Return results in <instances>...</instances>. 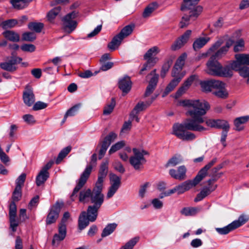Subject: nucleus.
Returning a JSON list of instances; mask_svg holds the SVG:
<instances>
[{
    "mask_svg": "<svg viewBox=\"0 0 249 249\" xmlns=\"http://www.w3.org/2000/svg\"><path fill=\"white\" fill-rule=\"evenodd\" d=\"M178 105L187 107L186 114L192 119H187L180 124H175L173 134L183 141H192L196 138V135L187 130L201 132L206 130L201 124L204 122L202 116L209 110L210 105L203 100H183L178 102Z\"/></svg>",
    "mask_w": 249,
    "mask_h": 249,
    "instance_id": "nucleus-1",
    "label": "nucleus"
},
{
    "mask_svg": "<svg viewBox=\"0 0 249 249\" xmlns=\"http://www.w3.org/2000/svg\"><path fill=\"white\" fill-rule=\"evenodd\" d=\"M200 0H183L184 4L181 7V10L186 11L189 10L190 15L185 14L181 18L179 22V27L181 28L186 27L190 24V20H195L202 11V7L201 6H195Z\"/></svg>",
    "mask_w": 249,
    "mask_h": 249,
    "instance_id": "nucleus-2",
    "label": "nucleus"
},
{
    "mask_svg": "<svg viewBox=\"0 0 249 249\" xmlns=\"http://www.w3.org/2000/svg\"><path fill=\"white\" fill-rule=\"evenodd\" d=\"M97 154H93L91 157V161L89 165H88L84 172L82 173L80 178L76 181V185L73 189V192L71 196V199L74 201L77 196L78 192L86 184L89 176L91 172L92 168L96 164Z\"/></svg>",
    "mask_w": 249,
    "mask_h": 249,
    "instance_id": "nucleus-3",
    "label": "nucleus"
},
{
    "mask_svg": "<svg viewBox=\"0 0 249 249\" xmlns=\"http://www.w3.org/2000/svg\"><path fill=\"white\" fill-rule=\"evenodd\" d=\"M216 59L214 57H210L207 63V73L214 76L231 77L233 73L231 66L223 67Z\"/></svg>",
    "mask_w": 249,
    "mask_h": 249,
    "instance_id": "nucleus-4",
    "label": "nucleus"
},
{
    "mask_svg": "<svg viewBox=\"0 0 249 249\" xmlns=\"http://www.w3.org/2000/svg\"><path fill=\"white\" fill-rule=\"evenodd\" d=\"M103 189L97 184H95L92 190L89 188L81 190L79 195V201L81 202L85 203L88 201L90 198L92 203V197L96 199L104 198V195L102 193Z\"/></svg>",
    "mask_w": 249,
    "mask_h": 249,
    "instance_id": "nucleus-5",
    "label": "nucleus"
},
{
    "mask_svg": "<svg viewBox=\"0 0 249 249\" xmlns=\"http://www.w3.org/2000/svg\"><path fill=\"white\" fill-rule=\"evenodd\" d=\"M134 155L129 158V162L133 168L136 170H140L143 168V165L146 162L144 157V155H148L147 151L137 148H133Z\"/></svg>",
    "mask_w": 249,
    "mask_h": 249,
    "instance_id": "nucleus-6",
    "label": "nucleus"
},
{
    "mask_svg": "<svg viewBox=\"0 0 249 249\" xmlns=\"http://www.w3.org/2000/svg\"><path fill=\"white\" fill-rule=\"evenodd\" d=\"M159 52L160 50L157 46H154L147 51L143 56V58L146 60V62L143 64V67L141 70L140 74H142L143 71L150 69L156 64L158 61V58L154 56Z\"/></svg>",
    "mask_w": 249,
    "mask_h": 249,
    "instance_id": "nucleus-7",
    "label": "nucleus"
},
{
    "mask_svg": "<svg viewBox=\"0 0 249 249\" xmlns=\"http://www.w3.org/2000/svg\"><path fill=\"white\" fill-rule=\"evenodd\" d=\"M104 201V198L96 199L92 197V203L93 205L89 206L87 209V216L89 217L90 222H94L97 218L98 211Z\"/></svg>",
    "mask_w": 249,
    "mask_h": 249,
    "instance_id": "nucleus-8",
    "label": "nucleus"
},
{
    "mask_svg": "<svg viewBox=\"0 0 249 249\" xmlns=\"http://www.w3.org/2000/svg\"><path fill=\"white\" fill-rule=\"evenodd\" d=\"M77 16V13L72 12L67 14L63 19L64 28L68 33L73 31L77 26V22L73 20Z\"/></svg>",
    "mask_w": 249,
    "mask_h": 249,
    "instance_id": "nucleus-9",
    "label": "nucleus"
},
{
    "mask_svg": "<svg viewBox=\"0 0 249 249\" xmlns=\"http://www.w3.org/2000/svg\"><path fill=\"white\" fill-rule=\"evenodd\" d=\"M236 60L230 64L231 70H237L242 65H249V54L238 53L235 55Z\"/></svg>",
    "mask_w": 249,
    "mask_h": 249,
    "instance_id": "nucleus-10",
    "label": "nucleus"
},
{
    "mask_svg": "<svg viewBox=\"0 0 249 249\" xmlns=\"http://www.w3.org/2000/svg\"><path fill=\"white\" fill-rule=\"evenodd\" d=\"M63 205L62 202H57L52 207L46 218V221L47 225L51 224L55 222L58 217L59 213Z\"/></svg>",
    "mask_w": 249,
    "mask_h": 249,
    "instance_id": "nucleus-11",
    "label": "nucleus"
},
{
    "mask_svg": "<svg viewBox=\"0 0 249 249\" xmlns=\"http://www.w3.org/2000/svg\"><path fill=\"white\" fill-rule=\"evenodd\" d=\"M111 186L107 193V197L110 198L117 192L121 185V178L116 175L111 173L109 175Z\"/></svg>",
    "mask_w": 249,
    "mask_h": 249,
    "instance_id": "nucleus-12",
    "label": "nucleus"
},
{
    "mask_svg": "<svg viewBox=\"0 0 249 249\" xmlns=\"http://www.w3.org/2000/svg\"><path fill=\"white\" fill-rule=\"evenodd\" d=\"M22 59L19 57H12L8 61L1 63L0 67L6 71L14 72L17 69V64L19 63Z\"/></svg>",
    "mask_w": 249,
    "mask_h": 249,
    "instance_id": "nucleus-13",
    "label": "nucleus"
},
{
    "mask_svg": "<svg viewBox=\"0 0 249 249\" xmlns=\"http://www.w3.org/2000/svg\"><path fill=\"white\" fill-rule=\"evenodd\" d=\"M201 181L196 176L193 180H187L181 184L176 186L178 194H181L189 190L193 187L196 186Z\"/></svg>",
    "mask_w": 249,
    "mask_h": 249,
    "instance_id": "nucleus-14",
    "label": "nucleus"
},
{
    "mask_svg": "<svg viewBox=\"0 0 249 249\" xmlns=\"http://www.w3.org/2000/svg\"><path fill=\"white\" fill-rule=\"evenodd\" d=\"M23 100L24 104L28 107L32 106L35 102V96L32 88L28 85L23 93Z\"/></svg>",
    "mask_w": 249,
    "mask_h": 249,
    "instance_id": "nucleus-15",
    "label": "nucleus"
},
{
    "mask_svg": "<svg viewBox=\"0 0 249 249\" xmlns=\"http://www.w3.org/2000/svg\"><path fill=\"white\" fill-rule=\"evenodd\" d=\"M119 88L123 92V95L124 96L130 90L132 87V82L130 77L125 76L121 78L118 83Z\"/></svg>",
    "mask_w": 249,
    "mask_h": 249,
    "instance_id": "nucleus-16",
    "label": "nucleus"
},
{
    "mask_svg": "<svg viewBox=\"0 0 249 249\" xmlns=\"http://www.w3.org/2000/svg\"><path fill=\"white\" fill-rule=\"evenodd\" d=\"M191 30L186 31L184 34L178 39L171 46V49L173 50H177L180 49L188 40L191 34Z\"/></svg>",
    "mask_w": 249,
    "mask_h": 249,
    "instance_id": "nucleus-17",
    "label": "nucleus"
},
{
    "mask_svg": "<svg viewBox=\"0 0 249 249\" xmlns=\"http://www.w3.org/2000/svg\"><path fill=\"white\" fill-rule=\"evenodd\" d=\"M108 172V161H106L102 163L99 170V175L96 184L103 189V182L105 178L106 177Z\"/></svg>",
    "mask_w": 249,
    "mask_h": 249,
    "instance_id": "nucleus-18",
    "label": "nucleus"
},
{
    "mask_svg": "<svg viewBox=\"0 0 249 249\" xmlns=\"http://www.w3.org/2000/svg\"><path fill=\"white\" fill-rule=\"evenodd\" d=\"M186 168L184 165L178 167V170L170 169L169 170L170 175L175 179L182 180L186 178Z\"/></svg>",
    "mask_w": 249,
    "mask_h": 249,
    "instance_id": "nucleus-19",
    "label": "nucleus"
},
{
    "mask_svg": "<svg viewBox=\"0 0 249 249\" xmlns=\"http://www.w3.org/2000/svg\"><path fill=\"white\" fill-rule=\"evenodd\" d=\"M195 79V76L192 75L189 77L176 92L175 97L178 98L184 93L189 88L192 82Z\"/></svg>",
    "mask_w": 249,
    "mask_h": 249,
    "instance_id": "nucleus-20",
    "label": "nucleus"
},
{
    "mask_svg": "<svg viewBox=\"0 0 249 249\" xmlns=\"http://www.w3.org/2000/svg\"><path fill=\"white\" fill-rule=\"evenodd\" d=\"M183 75L176 74V76L167 85L164 92L162 94V97L166 96L169 92L172 91L175 88L178 84L183 77Z\"/></svg>",
    "mask_w": 249,
    "mask_h": 249,
    "instance_id": "nucleus-21",
    "label": "nucleus"
},
{
    "mask_svg": "<svg viewBox=\"0 0 249 249\" xmlns=\"http://www.w3.org/2000/svg\"><path fill=\"white\" fill-rule=\"evenodd\" d=\"M183 75L176 74V76L167 85L164 92L162 94V97L166 96L169 92L172 91L175 88L178 84L183 77Z\"/></svg>",
    "mask_w": 249,
    "mask_h": 249,
    "instance_id": "nucleus-22",
    "label": "nucleus"
},
{
    "mask_svg": "<svg viewBox=\"0 0 249 249\" xmlns=\"http://www.w3.org/2000/svg\"><path fill=\"white\" fill-rule=\"evenodd\" d=\"M58 231V234H55L53 236L52 241L53 245H54L56 242L58 243L65 238L66 235V226L65 224H60Z\"/></svg>",
    "mask_w": 249,
    "mask_h": 249,
    "instance_id": "nucleus-23",
    "label": "nucleus"
},
{
    "mask_svg": "<svg viewBox=\"0 0 249 249\" xmlns=\"http://www.w3.org/2000/svg\"><path fill=\"white\" fill-rule=\"evenodd\" d=\"M249 121V116H244L236 118L233 121L234 129L240 131L244 129V124Z\"/></svg>",
    "mask_w": 249,
    "mask_h": 249,
    "instance_id": "nucleus-24",
    "label": "nucleus"
},
{
    "mask_svg": "<svg viewBox=\"0 0 249 249\" xmlns=\"http://www.w3.org/2000/svg\"><path fill=\"white\" fill-rule=\"evenodd\" d=\"M186 58V54H183L177 59L172 71V76H176V74H179V72L182 70L184 64L185 60Z\"/></svg>",
    "mask_w": 249,
    "mask_h": 249,
    "instance_id": "nucleus-25",
    "label": "nucleus"
},
{
    "mask_svg": "<svg viewBox=\"0 0 249 249\" xmlns=\"http://www.w3.org/2000/svg\"><path fill=\"white\" fill-rule=\"evenodd\" d=\"M216 162V159H213L203 167L198 173L196 177L201 181L208 174V170L210 169Z\"/></svg>",
    "mask_w": 249,
    "mask_h": 249,
    "instance_id": "nucleus-26",
    "label": "nucleus"
},
{
    "mask_svg": "<svg viewBox=\"0 0 249 249\" xmlns=\"http://www.w3.org/2000/svg\"><path fill=\"white\" fill-rule=\"evenodd\" d=\"M90 222L89 217L87 216V213L83 211L81 213L78 219V228L80 231L87 227Z\"/></svg>",
    "mask_w": 249,
    "mask_h": 249,
    "instance_id": "nucleus-27",
    "label": "nucleus"
},
{
    "mask_svg": "<svg viewBox=\"0 0 249 249\" xmlns=\"http://www.w3.org/2000/svg\"><path fill=\"white\" fill-rule=\"evenodd\" d=\"M216 187H212L210 186L209 187L203 188L200 192L197 195L196 197L195 198V202H198L202 200L204 198L209 195L212 191H213Z\"/></svg>",
    "mask_w": 249,
    "mask_h": 249,
    "instance_id": "nucleus-28",
    "label": "nucleus"
},
{
    "mask_svg": "<svg viewBox=\"0 0 249 249\" xmlns=\"http://www.w3.org/2000/svg\"><path fill=\"white\" fill-rule=\"evenodd\" d=\"M123 39L119 34L115 36L112 38L111 41L108 43L107 45L108 48L111 51H114L118 48Z\"/></svg>",
    "mask_w": 249,
    "mask_h": 249,
    "instance_id": "nucleus-29",
    "label": "nucleus"
},
{
    "mask_svg": "<svg viewBox=\"0 0 249 249\" xmlns=\"http://www.w3.org/2000/svg\"><path fill=\"white\" fill-rule=\"evenodd\" d=\"M210 40L209 37H199L196 39L193 43V48L196 51L203 47Z\"/></svg>",
    "mask_w": 249,
    "mask_h": 249,
    "instance_id": "nucleus-30",
    "label": "nucleus"
},
{
    "mask_svg": "<svg viewBox=\"0 0 249 249\" xmlns=\"http://www.w3.org/2000/svg\"><path fill=\"white\" fill-rule=\"evenodd\" d=\"M200 211L197 207H184L181 211L180 213L186 216H194Z\"/></svg>",
    "mask_w": 249,
    "mask_h": 249,
    "instance_id": "nucleus-31",
    "label": "nucleus"
},
{
    "mask_svg": "<svg viewBox=\"0 0 249 249\" xmlns=\"http://www.w3.org/2000/svg\"><path fill=\"white\" fill-rule=\"evenodd\" d=\"M5 38L13 42H18L19 40V36L13 31H6L2 33Z\"/></svg>",
    "mask_w": 249,
    "mask_h": 249,
    "instance_id": "nucleus-32",
    "label": "nucleus"
},
{
    "mask_svg": "<svg viewBox=\"0 0 249 249\" xmlns=\"http://www.w3.org/2000/svg\"><path fill=\"white\" fill-rule=\"evenodd\" d=\"M32 0H11L13 6L16 9H21L25 8Z\"/></svg>",
    "mask_w": 249,
    "mask_h": 249,
    "instance_id": "nucleus-33",
    "label": "nucleus"
},
{
    "mask_svg": "<svg viewBox=\"0 0 249 249\" xmlns=\"http://www.w3.org/2000/svg\"><path fill=\"white\" fill-rule=\"evenodd\" d=\"M249 216L246 215H240L238 219L231 222L234 229L241 226L246 223L249 220Z\"/></svg>",
    "mask_w": 249,
    "mask_h": 249,
    "instance_id": "nucleus-34",
    "label": "nucleus"
},
{
    "mask_svg": "<svg viewBox=\"0 0 249 249\" xmlns=\"http://www.w3.org/2000/svg\"><path fill=\"white\" fill-rule=\"evenodd\" d=\"M49 177V174L40 171L36 178V184L39 186L43 184Z\"/></svg>",
    "mask_w": 249,
    "mask_h": 249,
    "instance_id": "nucleus-35",
    "label": "nucleus"
},
{
    "mask_svg": "<svg viewBox=\"0 0 249 249\" xmlns=\"http://www.w3.org/2000/svg\"><path fill=\"white\" fill-rule=\"evenodd\" d=\"M151 102H146V103H144L142 102H139L132 111V114H134V113L138 114L140 112L144 110L150 106Z\"/></svg>",
    "mask_w": 249,
    "mask_h": 249,
    "instance_id": "nucleus-36",
    "label": "nucleus"
},
{
    "mask_svg": "<svg viewBox=\"0 0 249 249\" xmlns=\"http://www.w3.org/2000/svg\"><path fill=\"white\" fill-rule=\"evenodd\" d=\"M117 225L116 223L108 224L103 230L101 236L102 237L107 236L111 234L116 229Z\"/></svg>",
    "mask_w": 249,
    "mask_h": 249,
    "instance_id": "nucleus-37",
    "label": "nucleus"
},
{
    "mask_svg": "<svg viewBox=\"0 0 249 249\" xmlns=\"http://www.w3.org/2000/svg\"><path fill=\"white\" fill-rule=\"evenodd\" d=\"M134 24H130L123 28L119 34L123 38L129 36L133 32L134 28Z\"/></svg>",
    "mask_w": 249,
    "mask_h": 249,
    "instance_id": "nucleus-38",
    "label": "nucleus"
},
{
    "mask_svg": "<svg viewBox=\"0 0 249 249\" xmlns=\"http://www.w3.org/2000/svg\"><path fill=\"white\" fill-rule=\"evenodd\" d=\"M116 105V102L114 98H112L111 102L105 106L103 110V114L105 115L110 114L113 110Z\"/></svg>",
    "mask_w": 249,
    "mask_h": 249,
    "instance_id": "nucleus-39",
    "label": "nucleus"
},
{
    "mask_svg": "<svg viewBox=\"0 0 249 249\" xmlns=\"http://www.w3.org/2000/svg\"><path fill=\"white\" fill-rule=\"evenodd\" d=\"M71 147L70 146L63 148L59 153L58 157L56 160V164H59L62 160L70 152Z\"/></svg>",
    "mask_w": 249,
    "mask_h": 249,
    "instance_id": "nucleus-40",
    "label": "nucleus"
},
{
    "mask_svg": "<svg viewBox=\"0 0 249 249\" xmlns=\"http://www.w3.org/2000/svg\"><path fill=\"white\" fill-rule=\"evenodd\" d=\"M230 128L228 122L225 120H216V128L222 129L223 131L229 130Z\"/></svg>",
    "mask_w": 249,
    "mask_h": 249,
    "instance_id": "nucleus-41",
    "label": "nucleus"
},
{
    "mask_svg": "<svg viewBox=\"0 0 249 249\" xmlns=\"http://www.w3.org/2000/svg\"><path fill=\"white\" fill-rule=\"evenodd\" d=\"M235 230L232 223L223 228H215L216 231L220 234L225 235L229 233L230 231Z\"/></svg>",
    "mask_w": 249,
    "mask_h": 249,
    "instance_id": "nucleus-42",
    "label": "nucleus"
},
{
    "mask_svg": "<svg viewBox=\"0 0 249 249\" xmlns=\"http://www.w3.org/2000/svg\"><path fill=\"white\" fill-rule=\"evenodd\" d=\"M222 168L221 165H218L217 166L213 168L210 171L209 176L213 178V180H216L218 179L221 175V173H219L218 171Z\"/></svg>",
    "mask_w": 249,
    "mask_h": 249,
    "instance_id": "nucleus-43",
    "label": "nucleus"
},
{
    "mask_svg": "<svg viewBox=\"0 0 249 249\" xmlns=\"http://www.w3.org/2000/svg\"><path fill=\"white\" fill-rule=\"evenodd\" d=\"M43 24L40 22H30L28 24V28L31 30H34L36 33H40L43 28Z\"/></svg>",
    "mask_w": 249,
    "mask_h": 249,
    "instance_id": "nucleus-44",
    "label": "nucleus"
},
{
    "mask_svg": "<svg viewBox=\"0 0 249 249\" xmlns=\"http://www.w3.org/2000/svg\"><path fill=\"white\" fill-rule=\"evenodd\" d=\"M238 71L240 76L243 78H248V83H249V67L247 66L240 67L239 70H235Z\"/></svg>",
    "mask_w": 249,
    "mask_h": 249,
    "instance_id": "nucleus-45",
    "label": "nucleus"
},
{
    "mask_svg": "<svg viewBox=\"0 0 249 249\" xmlns=\"http://www.w3.org/2000/svg\"><path fill=\"white\" fill-rule=\"evenodd\" d=\"M18 24V20L16 19H11L3 21L1 25L3 28H11L15 27Z\"/></svg>",
    "mask_w": 249,
    "mask_h": 249,
    "instance_id": "nucleus-46",
    "label": "nucleus"
},
{
    "mask_svg": "<svg viewBox=\"0 0 249 249\" xmlns=\"http://www.w3.org/2000/svg\"><path fill=\"white\" fill-rule=\"evenodd\" d=\"M182 161V159L180 156L173 157L170 159L165 165L166 167L170 166H175Z\"/></svg>",
    "mask_w": 249,
    "mask_h": 249,
    "instance_id": "nucleus-47",
    "label": "nucleus"
},
{
    "mask_svg": "<svg viewBox=\"0 0 249 249\" xmlns=\"http://www.w3.org/2000/svg\"><path fill=\"white\" fill-rule=\"evenodd\" d=\"M156 3H152L149 5L144 10L143 13V17L144 18H147L150 16L151 14L156 9Z\"/></svg>",
    "mask_w": 249,
    "mask_h": 249,
    "instance_id": "nucleus-48",
    "label": "nucleus"
},
{
    "mask_svg": "<svg viewBox=\"0 0 249 249\" xmlns=\"http://www.w3.org/2000/svg\"><path fill=\"white\" fill-rule=\"evenodd\" d=\"M22 196L21 189L18 187H15L12 194V201L18 202L21 199Z\"/></svg>",
    "mask_w": 249,
    "mask_h": 249,
    "instance_id": "nucleus-49",
    "label": "nucleus"
},
{
    "mask_svg": "<svg viewBox=\"0 0 249 249\" xmlns=\"http://www.w3.org/2000/svg\"><path fill=\"white\" fill-rule=\"evenodd\" d=\"M125 145V142L124 141H120L113 145L109 150V154H111L116 151L120 150Z\"/></svg>",
    "mask_w": 249,
    "mask_h": 249,
    "instance_id": "nucleus-50",
    "label": "nucleus"
},
{
    "mask_svg": "<svg viewBox=\"0 0 249 249\" xmlns=\"http://www.w3.org/2000/svg\"><path fill=\"white\" fill-rule=\"evenodd\" d=\"M200 86L202 89L204 91L209 92L213 89L212 80L201 82Z\"/></svg>",
    "mask_w": 249,
    "mask_h": 249,
    "instance_id": "nucleus-51",
    "label": "nucleus"
},
{
    "mask_svg": "<svg viewBox=\"0 0 249 249\" xmlns=\"http://www.w3.org/2000/svg\"><path fill=\"white\" fill-rule=\"evenodd\" d=\"M26 178V174L25 173H22L16 180V187H18L22 189L24 185V182Z\"/></svg>",
    "mask_w": 249,
    "mask_h": 249,
    "instance_id": "nucleus-52",
    "label": "nucleus"
},
{
    "mask_svg": "<svg viewBox=\"0 0 249 249\" xmlns=\"http://www.w3.org/2000/svg\"><path fill=\"white\" fill-rule=\"evenodd\" d=\"M139 240V237H135L127 242L126 244L120 249H132Z\"/></svg>",
    "mask_w": 249,
    "mask_h": 249,
    "instance_id": "nucleus-53",
    "label": "nucleus"
},
{
    "mask_svg": "<svg viewBox=\"0 0 249 249\" xmlns=\"http://www.w3.org/2000/svg\"><path fill=\"white\" fill-rule=\"evenodd\" d=\"M61 10V7L58 6L51 10L48 14L47 17L49 20L53 19L59 14Z\"/></svg>",
    "mask_w": 249,
    "mask_h": 249,
    "instance_id": "nucleus-54",
    "label": "nucleus"
},
{
    "mask_svg": "<svg viewBox=\"0 0 249 249\" xmlns=\"http://www.w3.org/2000/svg\"><path fill=\"white\" fill-rule=\"evenodd\" d=\"M213 94L216 96L220 98H226L228 95V93L225 89V86L223 88H221V89L215 91L213 92Z\"/></svg>",
    "mask_w": 249,
    "mask_h": 249,
    "instance_id": "nucleus-55",
    "label": "nucleus"
},
{
    "mask_svg": "<svg viewBox=\"0 0 249 249\" xmlns=\"http://www.w3.org/2000/svg\"><path fill=\"white\" fill-rule=\"evenodd\" d=\"M10 228L15 232L17 231V228L19 225V221L16 218V216L9 217Z\"/></svg>",
    "mask_w": 249,
    "mask_h": 249,
    "instance_id": "nucleus-56",
    "label": "nucleus"
},
{
    "mask_svg": "<svg viewBox=\"0 0 249 249\" xmlns=\"http://www.w3.org/2000/svg\"><path fill=\"white\" fill-rule=\"evenodd\" d=\"M212 89L217 90L225 86V84L219 80H212Z\"/></svg>",
    "mask_w": 249,
    "mask_h": 249,
    "instance_id": "nucleus-57",
    "label": "nucleus"
},
{
    "mask_svg": "<svg viewBox=\"0 0 249 249\" xmlns=\"http://www.w3.org/2000/svg\"><path fill=\"white\" fill-rule=\"evenodd\" d=\"M228 51L226 48L223 47L219 49L214 54L212 55L211 57H214L215 59H219L224 56Z\"/></svg>",
    "mask_w": 249,
    "mask_h": 249,
    "instance_id": "nucleus-58",
    "label": "nucleus"
},
{
    "mask_svg": "<svg viewBox=\"0 0 249 249\" xmlns=\"http://www.w3.org/2000/svg\"><path fill=\"white\" fill-rule=\"evenodd\" d=\"M17 206L15 202L12 201L9 205V217L17 216Z\"/></svg>",
    "mask_w": 249,
    "mask_h": 249,
    "instance_id": "nucleus-59",
    "label": "nucleus"
},
{
    "mask_svg": "<svg viewBox=\"0 0 249 249\" xmlns=\"http://www.w3.org/2000/svg\"><path fill=\"white\" fill-rule=\"evenodd\" d=\"M36 38L35 34L31 32L25 33L22 35V39L28 41H33Z\"/></svg>",
    "mask_w": 249,
    "mask_h": 249,
    "instance_id": "nucleus-60",
    "label": "nucleus"
},
{
    "mask_svg": "<svg viewBox=\"0 0 249 249\" xmlns=\"http://www.w3.org/2000/svg\"><path fill=\"white\" fill-rule=\"evenodd\" d=\"M80 107V105H76L70 108L66 113V116H73L75 115L78 112Z\"/></svg>",
    "mask_w": 249,
    "mask_h": 249,
    "instance_id": "nucleus-61",
    "label": "nucleus"
},
{
    "mask_svg": "<svg viewBox=\"0 0 249 249\" xmlns=\"http://www.w3.org/2000/svg\"><path fill=\"white\" fill-rule=\"evenodd\" d=\"M113 166L116 170L123 174L125 172V169L122 164L119 161H115L113 163Z\"/></svg>",
    "mask_w": 249,
    "mask_h": 249,
    "instance_id": "nucleus-62",
    "label": "nucleus"
},
{
    "mask_svg": "<svg viewBox=\"0 0 249 249\" xmlns=\"http://www.w3.org/2000/svg\"><path fill=\"white\" fill-rule=\"evenodd\" d=\"M47 107V104L46 103L38 101L35 104L33 107V109L34 110H38L40 109H44Z\"/></svg>",
    "mask_w": 249,
    "mask_h": 249,
    "instance_id": "nucleus-63",
    "label": "nucleus"
},
{
    "mask_svg": "<svg viewBox=\"0 0 249 249\" xmlns=\"http://www.w3.org/2000/svg\"><path fill=\"white\" fill-rule=\"evenodd\" d=\"M22 118L26 123L29 124H34L36 122L34 116L31 114L24 115Z\"/></svg>",
    "mask_w": 249,
    "mask_h": 249,
    "instance_id": "nucleus-64",
    "label": "nucleus"
}]
</instances>
